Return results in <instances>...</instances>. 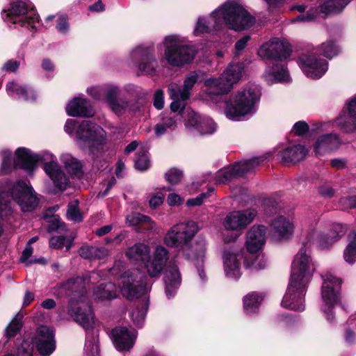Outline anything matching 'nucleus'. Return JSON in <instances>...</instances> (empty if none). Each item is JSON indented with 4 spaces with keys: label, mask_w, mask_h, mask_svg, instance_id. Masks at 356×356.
Here are the masks:
<instances>
[{
    "label": "nucleus",
    "mask_w": 356,
    "mask_h": 356,
    "mask_svg": "<svg viewBox=\"0 0 356 356\" xmlns=\"http://www.w3.org/2000/svg\"><path fill=\"white\" fill-rule=\"evenodd\" d=\"M88 281L89 279L77 277L70 279L64 284V289L69 291L70 300L67 307L58 308V313L60 319H65L67 316H71L86 330L85 356H99L97 333L91 330L95 323L94 314L91 307L85 302L86 286Z\"/></svg>",
    "instance_id": "f257e3e1"
},
{
    "label": "nucleus",
    "mask_w": 356,
    "mask_h": 356,
    "mask_svg": "<svg viewBox=\"0 0 356 356\" xmlns=\"http://www.w3.org/2000/svg\"><path fill=\"white\" fill-rule=\"evenodd\" d=\"M1 165V174H7L15 167H20L27 170H33L38 162H43V169L51 180L54 186L58 191H64L69 184V179L65 175L57 161L56 156L49 152L36 154L25 147H19L15 151V159L13 160L12 152L7 149L0 152Z\"/></svg>",
    "instance_id": "f03ea898"
},
{
    "label": "nucleus",
    "mask_w": 356,
    "mask_h": 356,
    "mask_svg": "<svg viewBox=\"0 0 356 356\" xmlns=\"http://www.w3.org/2000/svg\"><path fill=\"white\" fill-rule=\"evenodd\" d=\"M254 18L245 8L239 0H227L208 17H200L194 29L195 35L220 30L225 25L234 31L250 28Z\"/></svg>",
    "instance_id": "7ed1b4c3"
},
{
    "label": "nucleus",
    "mask_w": 356,
    "mask_h": 356,
    "mask_svg": "<svg viewBox=\"0 0 356 356\" xmlns=\"http://www.w3.org/2000/svg\"><path fill=\"white\" fill-rule=\"evenodd\" d=\"M314 270L309 250L304 245L293 261L289 284L282 301L283 307L299 312L305 309V296Z\"/></svg>",
    "instance_id": "20e7f679"
},
{
    "label": "nucleus",
    "mask_w": 356,
    "mask_h": 356,
    "mask_svg": "<svg viewBox=\"0 0 356 356\" xmlns=\"http://www.w3.org/2000/svg\"><path fill=\"white\" fill-rule=\"evenodd\" d=\"M198 232L193 221L177 223L172 226L163 236V243L170 248H179L187 258H202L205 255L206 241L198 238L193 242Z\"/></svg>",
    "instance_id": "39448f33"
},
{
    "label": "nucleus",
    "mask_w": 356,
    "mask_h": 356,
    "mask_svg": "<svg viewBox=\"0 0 356 356\" xmlns=\"http://www.w3.org/2000/svg\"><path fill=\"white\" fill-rule=\"evenodd\" d=\"M11 200L17 203L23 212L33 211L39 204V199L29 183L22 180L15 183L0 181V218L11 213Z\"/></svg>",
    "instance_id": "423d86ee"
},
{
    "label": "nucleus",
    "mask_w": 356,
    "mask_h": 356,
    "mask_svg": "<svg viewBox=\"0 0 356 356\" xmlns=\"http://www.w3.org/2000/svg\"><path fill=\"white\" fill-rule=\"evenodd\" d=\"M261 95V88L258 85L250 83L245 86L225 102V116L233 121L249 119L256 113Z\"/></svg>",
    "instance_id": "0eeeda50"
},
{
    "label": "nucleus",
    "mask_w": 356,
    "mask_h": 356,
    "mask_svg": "<svg viewBox=\"0 0 356 356\" xmlns=\"http://www.w3.org/2000/svg\"><path fill=\"white\" fill-rule=\"evenodd\" d=\"M150 247L143 243H138L129 248L126 256L134 261H142L150 277H159L167 264L168 250L163 245L156 246L150 257Z\"/></svg>",
    "instance_id": "6e6552de"
},
{
    "label": "nucleus",
    "mask_w": 356,
    "mask_h": 356,
    "mask_svg": "<svg viewBox=\"0 0 356 356\" xmlns=\"http://www.w3.org/2000/svg\"><path fill=\"white\" fill-rule=\"evenodd\" d=\"M163 48V58L172 67H181L191 63L196 55L194 47L187 44L179 35L165 36L159 44Z\"/></svg>",
    "instance_id": "1a4fd4ad"
},
{
    "label": "nucleus",
    "mask_w": 356,
    "mask_h": 356,
    "mask_svg": "<svg viewBox=\"0 0 356 356\" xmlns=\"http://www.w3.org/2000/svg\"><path fill=\"white\" fill-rule=\"evenodd\" d=\"M339 47L334 42L328 40L314 51L303 54L299 59V65L305 74L311 79L321 78L327 70V62L319 58L317 52H320L327 58H332L338 54Z\"/></svg>",
    "instance_id": "9d476101"
},
{
    "label": "nucleus",
    "mask_w": 356,
    "mask_h": 356,
    "mask_svg": "<svg viewBox=\"0 0 356 356\" xmlns=\"http://www.w3.org/2000/svg\"><path fill=\"white\" fill-rule=\"evenodd\" d=\"M242 63L230 64L219 77H210L204 81L207 90L204 91V99L207 101L218 98L227 94L242 76Z\"/></svg>",
    "instance_id": "9b49d317"
},
{
    "label": "nucleus",
    "mask_w": 356,
    "mask_h": 356,
    "mask_svg": "<svg viewBox=\"0 0 356 356\" xmlns=\"http://www.w3.org/2000/svg\"><path fill=\"white\" fill-rule=\"evenodd\" d=\"M76 143L84 151H88L93 159L102 155L105 144L103 129L89 120L83 121L76 131Z\"/></svg>",
    "instance_id": "f8f14e48"
},
{
    "label": "nucleus",
    "mask_w": 356,
    "mask_h": 356,
    "mask_svg": "<svg viewBox=\"0 0 356 356\" xmlns=\"http://www.w3.org/2000/svg\"><path fill=\"white\" fill-rule=\"evenodd\" d=\"M35 343L41 356H49L55 350L56 344L52 329L47 326L38 328L33 340L25 339L17 348L15 356H34L33 345Z\"/></svg>",
    "instance_id": "ddd939ff"
},
{
    "label": "nucleus",
    "mask_w": 356,
    "mask_h": 356,
    "mask_svg": "<svg viewBox=\"0 0 356 356\" xmlns=\"http://www.w3.org/2000/svg\"><path fill=\"white\" fill-rule=\"evenodd\" d=\"M321 277L323 279L321 310L327 321L334 323H335L334 308L339 301V290L341 282L330 273H326Z\"/></svg>",
    "instance_id": "4468645a"
},
{
    "label": "nucleus",
    "mask_w": 356,
    "mask_h": 356,
    "mask_svg": "<svg viewBox=\"0 0 356 356\" xmlns=\"http://www.w3.org/2000/svg\"><path fill=\"white\" fill-rule=\"evenodd\" d=\"M146 276L138 268L124 272L118 280L123 297L133 300L147 293L149 286L146 284Z\"/></svg>",
    "instance_id": "2eb2a0df"
},
{
    "label": "nucleus",
    "mask_w": 356,
    "mask_h": 356,
    "mask_svg": "<svg viewBox=\"0 0 356 356\" xmlns=\"http://www.w3.org/2000/svg\"><path fill=\"white\" fill-rule=\"evenodd\" d=\"M3 19L8 24H18L20 26L34 27L35 23L38 22V15L36 11L22 0H17L12 3L7 10H3Z\"/></svg>",
    "instance_id": "dca6fc26"
},
{
    "label": "nucleus",
    "mask_w": 356,
    "mask_h": 356,
    "mask_svg": "<svg viewBox=\"0 0 356 356\" xmlns=\"http://www.w3.org/2000/svg\"><path fill=\"white\" fill-rule=\"evenodd\" d=\"M129 60L144 74L154 75L159 67L153 47L138 45L129 54Z\"/></svg>",
    "instance_id": "f3484780"
},
{
    "label": "nucleus",
    "mask_w": 356,
    "mask_h": 356,
    "mask_svg": "<svg viewBox=\"0 0 356 356\" xmlns=\"http://www.w3.org/2000/svg\"><path fill=\"white\" fill-rule=\"evenodd\" d=\"M199 79V72H192L185 79L181 88L178 84L171 83L168 85V91L170 97L172 99L170 109L173 112L183 111L185 108V102L191 97V90Z\"/></svg>",
    "instance_id": "a211bd4d"
},
{
    "label": "nucleus",
    "mask_w": 356,
    "mask_h": 356,
    "mask_svg": "<svg viewBox=\"0 0 356 356\" xmlns=\"http://www.w3.org/2000/svg\"><path fill=\"white\" fill-rule=\"evenodd\" d=\"M263 161L262 158H253L236 163L232 166L218 171L214 177L215 182L218 184H225L234 178L251 172Z\"/></svg>",
    "instance_id": "6ab92c4d"
},
{
    "label": "nucleus",
    "mask_w": 356,
    "mask_h": 356,
    "mask_svg": "<svg viewBox=\"0 0 356 356\" xmlns=\"http://www.w3.org/2000/svg\"><path fill=\"white\" fill-rule=\"evenodd\" d=\"M291 52V46L286 40L273 38L260 47L258 54L265 58L284 60L290 56Z\"/></svg>",
    "instance_id": "aec40b11"
},
{
    "label": "nucleus",
    "mask_w": 356,
    "mask_h": 356,
    "mask_svg": "<svg viewBox=\"0 0 356 356\" xmlns=\"http://www.w3.org/2000/svg\"><path fill=\"white\" fill-rule=\"evenodd\" d=\"M346 232V227L342 225L334 224L327 233L316 229H312L309 233L308 239L316 242L321 249H326L343 236Z\"/></svg>",
    "instance_id": "412c9836"
},
{
    "label": "nucleus",
    "mask_w": 356,
    "mask_h": 356,
    "mask_svg": "<svg viewBox=\"0 0 356 356\" xmlns=\"http://www.w3.org/2000/svg\"><path fill=\"white\" fill-rule=\"evenodd\" d=\"M257 215L254 209L232 211L223 220V226L227 230H241L250 224Z\"/></svg>",
    "instance_id": "4be33fe9"
},
{
    "label": "nucleus",
    "mask_w": 356,
    "mask_h": 356,
    "mask_svg": "<svg viewBox=\"0 0 356 356\" xmlns=\"http://www.w3.org/2000/svg\"><path fill=\"white\" fill-rule=\"evenodd\" d=\"M243 258L241 250H225L222 254L224 270L226 276L237 280L241 275V261Z\"/></svg>",
    "instance_id": "5701e85b"
},
{
    "label": "nucleus",
    "mask_w": 356,
    "mask_h": 356,
    "mask_svg": "<svg viewBox=\"0 0 356 356\" xmlns=\"http://www.w3.org/2000/svg\"><path fill=\"white\" fill-rule=\"evenodd\" d=\"M185 126L187 129L196 130L200 134H212L216 130V124L209 117H202L193 111L188 112Z\"/></svg>",
    "instance_id": "b1692460"
},
{
    "label": "nucleus",
    "mask_w": 356,
    "mask_h": 356,
    "mask_svg": "<svg viewBox=\"0 0 356 356\" xmlns=\"http://www.w3.org/2000/svg\"><path fill=\"white\" fill-rule=\"evenodd\" d=\"M111 335L116 349L119 351H126L134 346L137 332L126 327H116L112 330Z\"/></svg>",
    "instance_id": "393cba45"
},
{
    "label": "nucleus",
    "mask_w": 356,
    "mask_h": 356,
    "mask_svg": "<svg viewBox=\"0 0 356 356\" xmlns=\"http://www.w3.org/2000/svg\"><path fill=\"white\" fill-rule=\"evenodd\" d=\"M341 145L338 134L330 133L319 136L314 144V151L316 155L322 156L337 150Z\"/></svg>",
    "instance_id": "a878e982"
},
{
    "label": "nucleus",
    "mask_w": 356,
    "mask_h": 356,
    "mask_svg": "<svg viewBox=\"0 0 356 356\" xmlns=\"http://www.w3.org/2000/svg\"><path fill=\"white\" fill-rule=\"evenodd\" d=\"M182 111L163 113L160 121L154 126V134L156 137H161L170 131H174L177 127V123L181 119L180 113Z\"/></svg>",
    "instance_id": "bb28decb"
},
{
    "label": "nucleus",
    "mask_w": 356,
    "mask_h": 356,
    "mask_svg": "<svg viewBox=\"0 0 356 356\" xmlns=\"http://www.w3.org/2000/svg\"><path fill=\"white\" fill-rule=\"evenodd\" d=\"M266 228L264 225H254L247 234L246 247L250 253H256L266 242Z\"/></svg>",
    "instance_id": "cd10ccee"
},
{
    "label": "nucleus",
    "mask_w": 356,
    "mask_h": 356,
    "mask_svg": "<svg viewBox=\"0 0 356 356\" xmlns=\"http://www.w3.org/2000/svg\"><path fill=\"white\" fill-rule=\"evenodd\" d=\"M6 90L10 97H16L26 102L35 101L38 94L36 91L28 85H22L15 81H10L7 83Z\"/></svg>",
    "instance_id": "c85d7f7f"
},
{
    "label": "nucleus",
    "mask_w": 356,
    "mask_h": 356,
    "mask_svg": "<svg viewBox=\"0 0 356 356\" xmlns=\"http://www.w3.org/2000/svg\"><path fill=\"white\" fill-rule=\"evenodd\" d=\"M66 112L68 115L72 117L90 118L94 115L90 102L81 97H74L67 104Z\"/></svg>",
    "instance_id": "c756f323"
},
{
    "label": "nucleus",
    "mask_w": 356,
    "mask_h": 356,
    "mask_svg": "<svg viewBox=\"0 0 356 356\" xmlns=\"http://www.w3.org/2000/svg\"><path fill=\"white\" fill-rule=\"evenodd\" d=\"M270 227L273 236L277 240L289 238L294 229L293 222L282 216L273 219Z\"/></svg>",
    "instance_id": "7c9ffc66"
},
{
    "label": "nucleus",
    "mask_w": 356,
    "mask_h": 356,
    "mask_svg": "<svg viewBox=\"0 0 356 356\" xmlns=\"http://www.w3.org/2000/svg\"><path fill=\"white\" fill-rule=\"evenodd\" d=\"M165 294L168 298L173 296L181 284V275L175 264H170L165 272L163 277Z\"/></svg>",
    "instance_id": "2f4dec72"
},
{
    "label": "nucleus",
    "mask_w": 356,
    "mask_h": 356,
    "mask_svg": "<svg viewBox=\"0 0 356 356\" xmlns=\"http://www.w3.org/2000/svg\"><path fill=\"white\" fill-rule=\"evenodd\" d=\"M348 115H341L336 120V123L343 131L349 133L356 129V96L348 104Z\"/></svg>",
    "instance_id": "473e14b6"
},
{
    "label": "nucleus",
    "mask_w": 356,
    "mask_h": 356,
    "mask_svg": "<svg viewBox=\"0 0 356 356\" xmlns=\"http://www.w3.org/2000/svg\"><path fill=\"white\" fill-rule=\"evenodd\" d=\"M349 3L350 0H324L317 8L320 17L325 19L341 13Z\"/></svg>",
    "instance_id": "72a5a7b5"
},
{
    "label": "nucleus",
    "mask_w": 356,
    "mask_h": 356,
    "mask_svg": "<svg viewBox=\"0 0 356 356\" xmlns=\"http://www.w3.org/2000/svg\"><path fill=\"white\" fill-rule=\"evenodd\" d=\"M307 149L301 145H293L284 149L279 153L283 163L298 162L305 159Z\"/></svg>",
    "instance_id": "f704fd0d"
},
{
    "label": "nucleus",
    "mask_w": 356,
    "mask_h": 356,
    "mask_svg": "<svg viewBox=\"0 0 356 356\" xmlns=\"http://www.w3.org/2000/svg\"><path fill=\"white\" fill-rule=\"evenodd\" d=\"M265 76L268 81L289 82L290 76L287 69L280 64H273L268 67L265 72Z\"/></svg>",
    "instance_id": "c9c22d12"
},
{
    "label": "nucleus",
    "mask_w": 356,
    "mask_h": 356,
    "mask_svg": "<svg viewBox=\"0 0 356 356\" xmlns=\"http://www.w3.org/2000/svg\"><path fill=\"white\" fill-rule=\"evenodd\" d=\"M127 222L132 226L141 224L144 229L154 232H158L156 224L148 216L142 215L139 213H134L127 216Z\"/></svg>",
    "instance_id": "e433bc0d"
},
{
    "label": "nucleus",
    "mask_w": 356,
    "mask_h": 356,
    "mask_svg": "<svg viewBox=\"0 0 356 356\" xmlns=\"http://www.w3.org/2000/svg\"><path fill=\"white\" fill-rule=\"evenodd\" d=\"M264 297L257 292H251L243 298V308L248 315L257 314Z\"/></svg>",
    "instance_id": "4c0bfd02"
},
{
    "label": "nucleus",
    "mask_w": 356,
    "mask_h": 356,
    "mask_svg": "<svg viewBox=\"0 0 356 356\" xmlns=\"http://www.w3.org/2000/svg\"><path fill=\"white\" fill-rule=\"evenodd\" d=\"M93 296L96 299L101 300L115 298L117 297L115 285L112 282L101 284L95 289Z\"/></svg>",
    "instance_id": "58836bf2"
},
{
    "label": "nucleus",
    "mask_w": 356,
    "mask_h": 356,
    "mask_svg": "<svg viewBox=\"0 0 356 356\" xmlns=\"http://www.w3.org/2000/svg\"><path fill=\"white\" fill-rule=\"evenodd\" d=\"M60 160L65 170L72 176L79 177L81 174L82 165L81 162L73 157L70 154H62Z\"/></svg>",
    "instance_id": "ea45409f"
},
{
    "label": "nucleus",
    "mask_w": 356,
    "mask_h": 356,
    "mask_svg": "<svg viewBox=\"0 0 356 356\" xmlns=\"http://www.w3.org/2000/svg\"><path fill=\"white\" fill-rule=\"evenodd\" d=\"M250 253V255L245 258L244 266L247 268L258 270L265 268L267 266V261L263 254L257 255Z\"/></svg>",
    "instance_id": "a19ab883"
},
{
    "label": "nucleus",
    "mask_w": 356,
    "mask_h": 356,
    "mask_svg": "<svg viewBox=\"0 0 356 356\" xmlns=\"http://www.w3.org/2000/svg\"><path fill=\"white\" fill-rule=\"evenodd\" d=\"M343 258L350 264L356 261V232L349 236V243L343 251Z\"/></svg>",
    "instance_id": "79ce46f5"
},
{
    "label": "nucleus",
    "mask_w": 356,
    "mask_h": 356,
    "mask_svg": "<svg viewBox=\"0 0 356 356\" xmlns=\"http://www.w3.org/2000/svg\"><path fill=\"white\" fill-rule=\"evenodd\" d=\"M110 108L117 115H121L127 111L135 112L137 108L132 106L130 102L127 100H117L111 105Z\"/></svg>",
    "instance_id": "37998d69"
},
{
    "label": "nucleus",
    "mask_w": 356,
    "mask_h": 356,
    "mask_svg": "<svg viewBox=\"0 0 356 356\" xmlns=\"http://www.w3.org/2000/svg\"><path fill=\"white\" fill-rule=\"evenodd\" d=\"M321 17L317 7L311 8L307 13H303L291 19V22H303L308 23L315 21L317 18Z\"/></svg>",
    "instance_id": "c03bdc74"
},
{
    "label": "nucleus",
    "mask_w": 356,
    "mask_h": 356,
    "mask_svg": "<svg viewBox=\"0 0 356 356\" xmlns=\"http://www.w3.org/2000/svg\"><path fill=\"white\" fill-rule=\"evenodd\" d=\"M72 241V238H66L63 236H53L49 240V245L55 249L65 248L66 251H67L71 248Z\"/></svg>",
    "instance_id": "a18cd8bd"
},
{
    "label": "nucleus",
    "mask_w": 356,
    "mask_h": 356,
    "mask_svg": "<svg viewBox=\"0 0 356 356\" xmlns=\"http://www.w3.org/2000/svg\"><path fill=\"white\" fill-rule=\"evenodd\" d=\"M22 318L23 316L19 313L15 315L6 329V335L7 337L10 338L17 334L22 327Z\"/></svg>",
    "instance_id": "49530a36"
},
{
    "label": "nucleus",
    "mask_w": 356,
    "mask_h": 356,
    "mask_svg": "<svg viewBox=\"0 0 356 356\" xmlns=\"http://www.w3.org/2000/svg\"><path fill=\"white\" fill-rule=\"evenodd\" d=\"M118 95L119 88L117 86L112 84L104 85V99L106 101L108 106L118 100Z\"/></svg>",
    "instance_id": "de8ad7c7"
},
{
    "label": "nucleus",
    "mask_w": 356,
    "mask_h": 356,
    "mask_svg": "<svg viewBox=\"0 0 356 356\" xmlns=\"http://www.w3.org/2000/svg\"><path fill=\"white\" fill-rule=\"evenodd\" d=\"M147 310V304L143 303L140 307H136L131 313V316L136 325H141L145 320Z\"/></svg>",
    "instance_id": "09e8293b"
},
{
    "label": "nucleus",
    "mask_w": 356,
    "mask_h": 356,
    "mask_svg": "<svg viewBox=\"0 0 356 356\" xmlns=\"http://www.w3.org/2000/svg\"><path fill=\"white\" fill-rule=\"evenodd\" d=\"M347 323L348 325V327L345 330L344 339L347 343L353 344L356 341V335L350 326L356 327V316H350Z\"/></svg>",
    "instance_id": "8fccbe9b"
},
{
    "label": "nucleus",
    "mask_w": 356,
    "mask_h": 356,
    "mask_svg": "<svg viewBox=\"0 0 356 356\" xmlns=\"http://www.w3.org/2000/svg\"><path fill=\"white\" fill-rule=\"evenodd\" d=\"M67 218L76 222L82 220V216L78 208V202L76 200L71 202L68 205L67 212Z\"/></svg>",
    "instance_id": "3c124183"
},
{
    "label": "nucleus",
    "mask_w": 356,
    "mask_h": 356,
    "mask_svg": "<svg viewBox=\"0 0 356 356\" xmlns=\"http://www.w3.org/2000/svg\"><path fill=\"white\" fill-rule=\"evenodd\" d=\"M165 177L169 184L175 185L181 181L182 172L176 168H171L165 172Z\"/></svg>",
    "instance_id": "603ef678"
},
{
    "label": "nucleus",
    "mask_w": 356,
    "mask_h": 356,
    "mask_svg": "<svg viewBox=\"0 0 356 356\" xmlns=\"http://www.w3.org/2000/svg\"><path fill=\"white\" fill-rule=\"evenodd\" d=\"M135 167L140 171H144L149 168V161L146 153H143L142 155H139L138 154L137 158L135 161Z\"/></svg>",
    "instance_id": "864d4df0"
},
{
    "label": "nucleus",
    "mask_w": 356,
    "mask_h": 356,
    "mask_svg": "<svg viewBox=\"0 0 356 356\" xmlns=\"http://www.w3.org/2000/svg\"><path fill=\"white\" fill-rule=\"evenodd\" d=\"M88 94L95 99H104V85L92 86L87 88Z\"/></svg>",
    "instance_id": "5fc2aeb1"
},
{
    "label": "nucleus",
    "mask_w": 356,
    "mask_h": 356,
    "mask_svg": "<svg viewBox=\"0 0 356 356\" xmlns=\"http://www.w3.org/2000/svg\"><path fill=\"white\" fill-rule=\"evenodd\" d=\"M56 29L60 33L65 34L69 31V24L67 17L65 15H60L57 16Z\"/></svg>",
    "instance_id": "6e6d98bb"
},
{
    "label": "nucleus",
    "mask_w": 356,
    "mask_h": 356,
    "mask_svg": "<svg viewBox=\"0 0 356 356\" xmlns=\"http://www.w3.org/2000/svg\"><path fill=\"white\" fill-rule=\"evenodd\" d=\"M213 191V188L209 189L208 193H202L195 198L188 199L186 202L188 207L200 206L202 204L203 200L209 196V193Z\"/></svg>",
    "instance_id": "4d7b16f0"
},
{
    "label": "nucleus",
    "mask_w": 356,
    "mask_h": 356,
    "mask_svg": "<svg viewBox=\"0 0 356 356\" xmlns=\"http://www.w3.org/2000/svg\"><path fill=\"white\" fill-rule=\"evenodd\" d=\"M95 251V246H83L79 250V254L84 259H93Z\"/></svg>",
    "instance_id": "13d9d810"
},
{
    "label": "nucleus",
    "mask_w": 356,
    "mask_h": 356,
    "mask_svg": "<svg viewBox=\"0 0 356 356\" xmlns=\"http://www.w3.org/2000/svg\"><path fill=\"white\" fill-rule=\"evenodd\" d=\"M309 130L308 124L304 121H298L294 124L292 131L296 135H303Z\"/></svg>",
    "instance_id": "bf43d9fd"
},
{
    "label": "nucleus",
    "mask_w": 356,
    "mask_h": 356,
    "mask_svg": "<svg viewBox=\"0 0 356 356\" xmlns=\"http://www.w3.org/2000/svg\"><path fill=\"white\" fill-rule=\"evenodd\" d=\"M164 105V95L161 90L156 91L154 97V106L157 109L163 108Z\"/></svg>",
    "instance_id": "052dcab7"
},
{
    "label": "nucleus",
    "mask_w": 356,
    "mask_h": 356,
    "mask_svg": "<svg viewBox=\"0 0 356 356\" xmlns=\"http://www.w3.org/2000/svg\"><path fill=\"white\" fill-rule=\"evenodd\" d=\"M164 200V196L162 193H157L152 196L149 200V204L151 208L156 209L160 206Z\"/></svg>",
    "instance_id": "680f3d73"
},
{
    "label": "nucleus",
    "mask_w": 356,
    "mask_h": 356,
    "mask_svg": "<svg viewBox=\"0 0 356 356\" xmlns=\"http://www.w3.org/2000/svg\"><path fill=\"white\" fill-rule=\"evenodd\" d=\"M250 37L245 35L238 40L235 44V54L238 56L241 51H242L246 47L248 42L250 40Z\"/></svg>",
    "instance_id": "e2e57ef3"
},
{
    "label": "nucleus",
    "mask_w": 356,
    "mask_h": 356,
    "mask_svg": "<svg viewBox=\"0 0 356 356\" xmlns=\"http://www.w3.org/2000/svg\"><path fill=\"white\" fill-rule=\"evenodd\" d=\"M19 67V62L15 60H9L2 67L3 71L14 72Z\"/></svg>",
    "instance_id": "0e129e2a"
},
{
    "label": "nucleus",
    "mask_w": 356,
    "mask_h": 356,
    "mask_svg": "<svg viewBox=\"0 0 356 356\" xmlns=\"http://www.w3.org/2000/svg\"><path fill=\"white\" fill-rule=\"evenodd\" d=\"M183 202L184 199L176 193H170L167 197V202L170 206L180 205Z\"/></svg>",
    "instance_id": "69168bd1"
},
{
    "label": "nucleus",
    "mask_w": 356,
    "mask_h": 356,
    "mask_svg": "<svg viewBox=\"0 0 356 356\" xmlns=\"http://www.w3.org/2000/svg\"><path fill=\"white\" fill-rule=\"evenodd\" d=\"M330 165L336 170H343L346 168L347 161L344 159H333L330 161Z\"/></svg>",
    "instance_id": "338daca9"
},
{
    "label": "nucleus",
    "mask_w": 356,
    "mask_h": 356,
    "mask_svg": "<svg viewBox=\"0 0 356 356\" xmlns=\"http://www.w3.org/2000/svg\"><path fill=\"white\" fill-rule=\"evenodd\" d=\"M341 203L347 208L356 207V195L343 197Z\"/></svg>",
    "instance_id": "774afa93"
}]
</instances>
